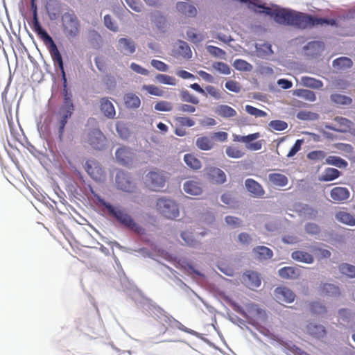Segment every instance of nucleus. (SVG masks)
Masks as SVG:
<instances>
[{
	"mask_svg": "<svg viewBox=\"0 0 355 355\" xmlns=\"http://www.w3.org/2000/svg\"><path fill=\"white\" fill-rule=\"evenodd\" d=\"M334 121L341 126L339 129L345 130V133L347 132L353 125L352 121L343 116H336Z\"/></svg>",
	"mask_w": 355,
	"mask_h": 355,
	"instance_id": "nucleus-56",
	"label": "nucleus"
},
{
	"mask_svg": "<svg viewBox=\"0 0 355 355\" xmlns=\"http://www.w3.org/2000/svg\"><path fill=\"white\" fill-rule=\"evenodd\" d=\"M89 40L92 46L95 49H98L102 46V37L97 31L94 30L89 32Z\"/></svg>",
	"mask_w": 355,
	"mask_h": 355,
	"instance_id": "nucleus-47",
	"label": "nucleus"
},
{
	"mask_svg": "<svg viewBox=\"0 0 355 355\" xmlns=\"http://www.w3.org/2000/svg\"><path fill=\"white\" fill-rule=\"evenodd\" d=\"M342 173L334 168H327L320 177V180L323 182H331L338 178Z\"/></svg>",
	"mask_w": 355,
	"mask_h": 355,
	"instance_id": "nucleus-34",
	"label": "nucleus"
},
{
	"mask_svg": "<svg viewBox=\"0 0 355 355\" xmlns=\"http://www.w3.org/2000/svg\"><path fill=\"white\" fill-rule=\"evenodd\" d=\"M301 82L304 86L312 89H318L323 86V83L321 80L309 76L302 77Z\"/></svg>",
	"mask_w": 355,
	"mask_h": 355,
	"instance_id": "nucleus-42",
	"label": "nucleus"
},
{
	"mask_svg": "<svg viewBox=\"0 0 355 355\" xmlns=\"http://www.w3.org/2000/svg\"><path fill=\"white\" fill-rule=\"evenodd\" d=\"M212 67L223 74L229 75L231 73V69L229 65L223 62H216L213 63Z\"/></svg>",
	"mask_w": 355,
	"mask_h": 355,
	"instance_id": "nucleus-62",
	"label": "nucleus"
},
{
	"mask_svg": "<svg viewBox=\"0 0 355 355\" xmlns=\"http://www.w3.org/2000/svg\"><path fill=\"white\" fill-rule=\"evenodd\" d=\"M304 230L306 233L311 236L319 235L321 229L318 225L314 223H307L304 225Z\"/></svg>",
	"mask_w": 355,
	"mask_h": 355,
	"instance_id": "nucleus-59",
	"label": "nucleus"
},
{
	"mask_svg": "<svg viewBox=\"0 0 355 355\" xmlns=\"http://www.w3.org/2000/svg\"><path fill=\"white\" fill-rule=\"evenodd\" d=\"M233 67L238 71H250L253 67L252 65L243 59H236L234 61Z\"/></svg>",
	"mask_w": 355,
	"mask_h": 355,
	"instance_id": "nucleus-50",
	"label": "nucleus"
},
{
	"mask_svg": "<svg viewBox=\"0 0 355 355\" xmlns=\"http://www.w3.org/2000/svg\"><path fill=\"white\" fill-rule=\"evenodd\" d=\"M291 257L296 261L306 264H311L314 262V257L311 254L303 250L293 251Z\"/></svg>",
	"mask_w": 355,
	"mask_h": 355,
	"instance_id": "nucleus-25",
	"label": "nucleus"
},
{
	"mask_svg": "<svg viewBox=\"0 0 355 355\" xmlns=\"http://www.w3.org/2000/svg\"><path fill=\"white\" fill-rule=\"evenodd\" d=\"M155 80L159 83L168 85H176L175 78L166 74L159 73L155 76Z\"/></svg>",
	"mask_w": 355,
	"mask_h": 355,
	"instance_id": "nucleus-55",
	"label": "nucleus"
},
{
	"mask_svg": "<svg viewBox=\"0 0 355 355\" xmlns=\"http://www.w3.org/2000/svg\"><path fill=\"white\" fill-rule=\"evenodd\" d=\"M254 47L257 55L260 58H265L274 53L272 49V45L268 42H264L263 44L256 43Z\"/></svg>",
	"mask_w": 355,
	"mask_h": 355,
	"instance_id": "nucleus-31",
	"label": "nucleus"
},
{
	"mask_svg": "<svg viewBox=\"0 0 355 355\" xmlns=\"http://www.w3.org/2000/svg\"><path fill=\"white\" fill-rule=\"evenodd\" d=\"M215 113L225 119L232 118L237 115L236 111L227 105H218L215 108Z\"/></svg>",
	"mask_w": 355,
	"mask_h": 355,
	"instance_id": "nucleus-30",
	"label": "nucleus"
},
{
	"mask_svg": "<svg viewBox=\"0 0 355 355\" xmlns=\"http://www.w3.org/2000/svg\"><path fill=\"white\" fill-rule=\"evenodd\" d=\"M336 219L344 224H347L350 226L355 225V218L349 213L345 211H339L336 215Z\"/></svg>",
	"mask_w": 355,
	"mask_h": 355,
	"instance_id": "nucleus-46",
	"label": "nucleus"
},
{
	"mask_svg": "<svg viewBox=\"0 0 355 355\" xmlns=\"http://www.w3.org/2000/svg\"><path fill=\"white\" fill-rule=\"evenodd\" d=\"M306 329L309 334L316 338H323L326 334L325 327L323 325L315 322H309L306 325Z\"/></svg>",
	"mask_w": 355,
	"mask_h": 355,
	"instance_id": "nucleus-23",
	"label": "nucleus"
},
{
	"mask_svg": "<svg viewBox=\"0 0 355 355\" xmlns=\"http://www.w3.org/2000/svg\"><path fill=\"white\" fill-rule=\"evenodd\" d=\"M125 105L130 109H137L141 105L140 98L133 93H127L124 96Z\"/></svg>",
	"mask_w": 355,
	"mask_h": 355,
	"instance_id": "nucleus-37",
	"label": "nucleus"
},
{
	"mask_svg": "<svg viewBox=\"0 0 355 355\" xmlns=\"http://www.w3.org/2000/svg\"><path fill=\"white\" fill-rule=\"evenodd\" d=\"M183 268L188 275H192L193 279H195L196 277L199 278L205 277V275L199 270L195 269L194 266L191 263H187L183 266Z\"/></svg>",
	"mask_w": 355,
	"mask_h": 355,
	"instance_id": "nucleus-60",
	"label": "nucleus"
},
{
	"mask_svg": "<svg viewBox=\"0 0 355 355\" xmlns=\"http://www.w3.org/2000/svg\"><path fill=\"white\" fill-rule=\"evenodd\" d=\"M151 21L156 28L161 33H165L168 28L166 17L160 11L156 10L151 14Z\"/></svg>",
	"mask_w": 355,
	"mask_h": 355,
	"instance_id": "nucleus-16",
	"label": "nucleus"
},
{
	"mask_svg": "<svg viewBox=\"0 0 355 355\" xmlns=\"http://www.w3.org/2000/svg\"><path fill=\"white\" fill-rule=\"evenodd\" d=\"M176 9L179 12L189 17H193L197 14L196 7L188 2L178 1L176 3Z\"/></svg>",
	"mask_w": 355,
	"mask_h": 355,
	"instance_id": "nucleus-24",
	"label": "nucleus"
},
{
	"mask_svg": "<svg viewBox=\"0 0 355 355\" xmlns=\"http://www.w3.org/2000/svg\"><path fill=\"white\" fill-rule=\"evenodd\" d=\"M74 110L75 105L73 103H62L56 114L70 119L72 116Z\"/></svg>",
	"mask_w": 355,
	"mask_h": 355,
	"instance_id": "nucleus-49",
	"label": "nucleus"
},
{
	"mask_svg": "<svg viewBox=\"0 0 355 355\" xmlns=\"http://www.w3.org/2000/svg\"><path fill=\"white\" fill-rule=\"evenodd\" d=\"M241 282L248 288L254 289L261 285V278L259 274L253 270H247L241 276Z\"/></svg>",
	"mask_w": 355,
	"mask_h": 355,
	"instance_id": "nucleus-15",
	"label": "nucleus"
},
{
	"mask_svg": "<svg viewBox=\"0 0 355 355\" xmlns=\"http://www.w3.org/2000/svg\"><path fill=\"white\" fill-rule=\"evenodd\" d=\"M309 311L313 315L325 318L327 314L326 305L320 301H313L309 303Z\"/></svg>",
	"mask_w": 355,
	"mask_h": 355,
	"instance_id": "nucleus-21",
	"label": "nucleus"
},
{
	"mask_svg": "<svg viewBox=\"0 0 355 355\" xmlns=\"http://www.w3.org/2000/svg\"><path fill=\"white\" fill-rule=\"evenodd\" d=\"M51 59L53 62V65L56 69H59L62 80V103H73L72 97L73 94L69 88L67 86V79L66 72L64 70V64L62 58V55L59 49L49 51Z\"/></svg>",
	"mask_w": 355,
	"mask_h": 355,
	"instance_id": "nucleus-6",
	"label": "nucleus"
},
{
	"mask_svg": "<svg viewBox=\"0 0 355 355\" xmlns=\"http://www.w3.org/2000/svg\"><path fill=\"white\" fill-rule=\"evenodd\" d=\"M134 153L132 150L128 146H121L115 152V158L116 162L123 166H128L132 163Z\"/></svg>",
	"mask_w": 355,
	"mask_h": 355,
	"instance_id": "nucleus-14",
	"label": "nucleus"
},
{
	"mask_svg": "<svg viewBox=\"0 0 355 355\" xmlns=\"http://www.w3.org/2000/svg\"><path fill=\"white\" fill-rule=\"evenodd\" d=\"M45 8L50 20L55 21L58 19L60 12V3L58 0H49Z\"/></svg>",
	"mask_w": 355,
	"mask_h": 355,
	"instance_id": "nucleus-28",
	"label": "nucleus"
},
{
	"mask_svg": "<svg viewBox=\"0 0 355 355\" xmlns=\"http://www.w3.org/2000/svg\"><path fill=\"white\" fill-rule=\"evenodd\" d=\"M268 180L274 186L276 187H285L288 184V178L281 173H270L268 175Z\"/></svg>",
	"mask_w": 355,
	"mask_h": 355,
	"instance_id": "nucleus-36",
	"label": "nucleus"
},
{
	"mask_svg": "<svg viewBox=\"0 0 355 355\" xmlns=\"http://www.w3.org/2000/svg\"><path fill=\"white\" fill-rule=\"evenodd\" d=\"M183 189L186 193L192 196L200 195L202 191L200 184L193 180L185 182L183 184Z\"/></svg>",
	"mask_w": 355,
	"mask_h": 355,
	"instance_id": "nucleus-29",
	"label": "nucleus"
},
{
	"mask_svg": "<svg viewBox=\"0 0 355 355\" xmlns=\"http://www.w3.org/2000/svg\"><path fill=\"white\" fill-rule=\"evenodd\" d=\"M325 164L334 166L339 168H345L348 166V162L340 157L330 155L325 159Z\"/></svg>",
	"mask_w": 355,
	"mask_h": 355,
	"instance_id": "nucleus-40",
	"label": "nucleus"
},
{
	"mask_svg": "<svg viewBox=\"0 0 355 355\" xmlns=\"http://www.w3.org/2000/svg\"><path fill=\"white\" fill-rule=\"evenodd\" d=\"M69 118L59 115L56 114V120H57V127H58V139L60 141H62L65 127L68 123V120Z\"/></svg>",
	"mask_w": 355,
	"mask_h": 355,
	"instance_id": "nucleus-43",
	"label": "nucleus"
},
{
	"mask_svg": "<svg viewBox=\"0 0 355 355\" xmlns=\"http://www.w3.org/2000/svg\"><path fill=\"white\" fill-rule=\"evenodd\" d=\"M62 26L63 33L69 39H74L79 35L80 24L73 12H67L62 15Z\"/></svg>",
	"mask_w": 355,
	"mask_h": 355,
	"instance_id": "nucleus-7",
	"label": "nucleus"
},
{
	"mask_svg": "<svg viewBox=\"0 0 355 355\" xmlns=\"http://www.w3.org/2000/svg\"><path fill=\"white\" fill-rule=\"evenodd\" d=\"M180 98L182 101L190 103L193 105H198L199 103V99L190 94V92L187 89H182L180 94Z\"/></svg>",
	"mask_w": 355,
	"mask_h": 355,
	"instance_id": "nucleus-51",
	"label": "nucleus"
},
{
	"mask_svg": "<svg viewBox=\"0 0 355 355\" xmlns=\"http://www.w3.org/2000/svg\"><path fill=\"white\" fill-rule=\"evenodd\" d=\"M103 22L105 26L113 31L117 32L119 31V26L116 22L113 19V18L110 15H106L104 16Z\"/></svg>",
	"mask_w": 355,
	"mask_h": 355,
	"instance_id": "nucleus-61",
	"label": "nucleus"
},
{
	"mask_svg": "<svg viewBox=\"0 0 355 355\" xmlns=\"http://www.w3.org/2000/svg\"><path fill=\"white\" fill-rule=\"evenodd\" d=\"M311 250L315 255L318 256L320 259H328L331 257V253L327 249H323L318 245H312Z\"/></svg>",
	"mask_w": 355,
	"mask_h": 355,
	"instance_id": "nucleus-58",
	"label": "nucleus"
},
{
	"mask_svg": "<svg viewBox=\"0 0 355 355\" xmlns=\"http://www.w3.org/2000/svg\"><path fill=\"white\" fill-rule=\"evenodd\" d=\"M143 308L149 312H152L157 317L164 316V322L168 323L169 325L172 327H175L184 332L189 334L191 335L195 336L198 338L200 337V334L191 329H189L184 326L180 322L175 320L171 316H168L166 314V312L162 309L161 307L157 306L154 302L149 299H144L143 302Z\"/></svg>",
	"mask_w": 355,
	"mask_h": 355,
	"instance_id": "nucleus-4",
	"label": "nucleus"
},
{
	"mask_svg": "<svg viewBox=\"0 0 355 355\" xmlns=\"http://www.w3.org/2000/svg\"><path fill=\"white\" fill-rule=\"evenodd\" d=\"M184 161L189 168L193 170H198L202 166L201 162L191 154L184 155Z\"/></svg>",
	"mask_w": 355,
	"mask_h": 355,
	"instance_id": "nucleus-45",
	"label": "nucleus"
},
{
	"mask_svg": "<svg viewBox=\"0 0 355 355\" xmlns=\"http://www.w3.org/2000/svg\"><path fill=\"white\" fill-rule=\"evenodd\" d=\"M330 100L332 103L339 106H349L353 101L351 97L340 94H331Z\"/></svg>",
	"mask_w": 355,
	"mask_h": 355,
	"instance_id": "nucleus-35",
	"label": "nucleus"
},
{
	"mask_svg": "<svg viewBox=\"0 0 355 355\" xmlns=\"http://www.w3.org/2000/svg\"><path fill=\"white\" fill-rule=\"evenodd\" d=\"M116 49L125 56H130L136 51L137 44L130 37H121L117 40Z\"/></svg>",
	"mask_w": 355,
	"mask_h": 355,
	"instance_id": "nucleus-13",
	"label": "nucleus"
},
{
	"mask_svg": "<svg viewBox=\"0 0 355 355\" xmlns=\"http://www.w3.org/2000/svg\"><path fill=\"white\" fill-rule=\"evenodd\" d=\"M85 141L97 150H103L107 144L106 137L98 128L89 129L86 134Z\"/></svg>",
	"mask_w": 355,
	"mask_h": 355,
	"instance_id": "nucleus-9",
	"label": "nucleus"
},
{
	"mask_svg": "<svg viewBox=\"0 0 355 355\" xmlns=\"http://www.w3.org/2000/svg\"><path fill=\"white\" fill-rule=\"evenodd\" d=\"M353 65L352 60L347 57H339L332 62V66L334 68L338 70H346L351 68Z\"/></svg>",
	"mask_w": 355,
	"mask_h": 355,
	"instance_id": "nucleus-33",
	"label": "nucleus"
},
{
	"mask_svg": "<svg viewBox=\"0 0 355 355\" xmlns=\"http://www.w3.org/2000/svg\"><path fill=\"white\" fill-rule=\"evenodd\" d=\"M145 183L149 189L159 191L165 186L166 178L162 173L150 171L146 175Z\"/></svg>",
	"mask_w": 355,
	"mask_h": 355,
	"instance_id": "nucleus-12",
	"label": "nucleus"
},
{
	"mask_svg": "<svg viewBox=\"0 0 355 355\" xmlns=\"http://www.w3.org/2000/svg\"><path fill=\"white\" fill-rule=\"evenodd\" d=\"M321 295L331 297H337L340 295V288L338 285L331 283H323L319 288Z\"/></svg>",
	"mask_w": 355,
	"mask_h": 355,
	"instance_id": "nucleus-20",
	"label": "nucleus"
},
{
	"mask_svg": "<svg viewBox=\"0 0 355 355\" xmlns=\"http://www.w3.org/2000/svg\"><path fill=\"white\" fill-rule=\"evenodd\" d=\"M300 274V270L292 266H285L278 270V275L280 277L286 279H295Z\"/></svg>",
	"mask_w": 355,
	"mask_h": 355,
	"instance_id": "nucleus-27",
	"label": "nucleus"
},
{
	"mask_svg": "<svg viewBox=\"0 0 355 355\" xmlns=\"http://www.w3.org/2000/svg\"><path fill=\"white\" fill-rule=\"evenodd\" d=\"M350 196V192L346 187H336L330 191V197L334 202H343Z\"/></svg>",
	"mask_w": 355,
	"mask_h": 355,
	"instance_id": "nucleus-19",
	"label": "nucleus"
},
{
	"mask_svg": "<svg viewBox=\"0 0 355 355\" xmlns=\"http://www.w3.org/2000/svg\"><path fill=\"white\" fill-rule=\"evenodd\" d=\"M245 110L249 114L254 116L255 117H265L268 115V114L265 111L259 110L250 105H245Z\"/></svg>",
	"mask_w": 355,
	"mask_h": 355,
	"instance_id": "nucleus-63",
	"label": "nucleus"
},
{
	"mask_svg": "<svg viewBox=\"0 0 355 355\" xmlns=\"http://www.w3.org/2000/svg\"><path fill=\"white\" fill-rule=\"evenodd\" d=\"M226 155L231 158L239 159L244 156L245 153L236 147L228 146L225 149Z\"/></svg>",
	"mask_w": 355,
	"mask_h": 355,
	"instance_id": "nucleus-57",
	"label": "nucleus"
},
{
	"mask_svg": "<svg viewBox=\"0 0 355 355\" xmlns=\"http://www.w3.org/2000/svg\"><path fill=\"white\" fill-rule=\"evenodd\" d=\"M293 95L302 98L310 102L316 101V95L314 92L305 89H297L293 91Z\"/></svg>",
	"mask_w": 355,
	"mask_h": 355,
	"instance_id": "nucleus-38",
	"label": "nucleus"
},
{
	"mask_svg": "<svg viewBox=\"0 0 355 355\" xmlns=\"http://www.w3.org/2000/svg\"><path fill=\"white\" fill-rule=\"evenodd\" d=\"M252 252L260 260L270 259L273 256L272 250L269 248L263 245H259L254 248Z\"/></svg>",
	"mask_w": 355,
	"mask_h": 355,
	"instance_id": "nucleus-32",
	"label": "nucleus"
},
{
	"mask_svg": "<svg viewBox=\"0 0 355 355\" xmlns=\"http://www.w3.org/2000/svg\"><path fill=\"white\" fill-rule=\"evenodd\" d=\"M275 295L277 300L285 303L293 302L295 297V293L290 288L285 286L276 288Z\"/></svg>",
	"mask_w": 355,
	"mask_h": 355,
	"instance_id": "nucleus-17",
	"label": "nucleus"
},
{
	"mask_svg": "<svg viewBox=\"0 0 355 355\" xmlns=\"http://www.w3.org/2000/svg\"><path fill=\"white\" fill-rule=\"evenodd\" d=\"M115 184L119 190L127 193H132L136 188L131 175L124 170H118L115 176Z\"/></svg>",
	"mask_w": 355,
	"mask_h": 355,
	"instance_id": "nucleus-10",
	"label": "nucleus"
},
{
	"mask_svg": "<svg viewBox=\"0 0 355 355\" xmlns=\"http://www.w3.org/2000/svg\"><path fill=\"white\" fill-rule=\"evenodd\" d=\"M245 187L248 192L254 198H261L264 193L265 191L262 186L256 180L252 178H248L245 181Z\"/></svg>",
	"mask_w": 355,
	"mask_h": 355,
	"instance_id": "nucleus-18",
	"label": "nucleus"
},
{
	"mask_svg": "<svg viewBox=\"0 0 355 355\" xmlns=\"http://www.w3.org/2000/svg\"><path fill=\"white\" fill-rule=\"evenodd\" d=\"M116 130L118 135L122 139H128L130 136V131L128 128L122 122H117L116 124Z\"/></svg>",
	"mask_w": 355,
	"mask_h": 355,
	"instance_id": "nucleus-52",
	"label": "nucleus"
},
{
	"mask_svg": "<svg viewBox=\"0 0 355 355\" xmlns=\"http://www.w3.org/2000/svg\"><path fill=\"white\" fill-rule=\"evenodd\" d=\"M196 145L202 150H209L214 146L211 139L206 136L197 138Z\"/></svg>",
	"mask_w": 355,
	"mask_h": 355,
	"instance_id": "nucleus-44",
	"label": "nucleus"
},
{
	"mask_svg": "<svg viewBox=\"0 0 355 355\" xmlns=\"http://www.w3.org/2000/svg\"><path fill=\"white\" fill-rule=\"evenodd\" d=\"M338 317L343 322L349 323L353 318V313L348 309H340L338 311Z\"/></svg>",
	"mask_w": 355,
	"mask_h": 355,
	"instance_id": "nucleus-54",
	"label": "nucleus"
},
{
	"mask_svg": "<svg viewBox=\"0 0 355 355\" xmlns=\"http://www.w3.org/2000/svg\"><path fill=\"white\" fill-rule=\"evenodd\" d=\"M89 190L99 205L119 224L140 237L146 234L145 228L137 223L129 214L122 210L120 207L114 206L106 201L99 194L96 193L92 187H89Z\"/></svg>",
	"mask_w": 355,
	"mask_h": 355,
	"instance_id": "nucleus-2",
	"label": "nucleus"
},
{
	"mask_svg": "<svg viewBox=\"0 0 355 355\" xmlns=\"http://www.w3.org/2000/svg\"><path fill=\"white\" fill-rule=\"evenodd\" d=\"M36 0H31V9L33 17L29 24L33 31L43 41L49 51L58 49V46L53 40V37L48 33L46 30L42 26L37 12V6Z\"/></svg>",
	"mask_w": 355,
	"mask_h": 355,
	"instance_id": "nucleus-5",
	"label": "nucleus"
},
{
	"mask_svg": "<svg viewBox=\"0 0 355 355\" xmlns=\"http://www.w3.org/2000/svg\"><path fill=\"white\" fill-rule=\"evenodd\" d=\"M187 40L193 44H198L203 41L204 36L202 34L197 33L193 28H189L186 32Z\"/></svg>",
	"mask_w": 355,
	"mask_h": 355,
	"instance_id": "nucleus-53",
	"label": "nucleus"
},
{
	"mask_svg": "<svg viewBox=\"0 0 355 355\" xmlns=\"http://www.w3.org/2000/svg\"><path fill=\"white\" fill-rule=\"evenodd\" d=\"M268 125L270 128L277 131H283L288 127V124L286 121L277 119L271 121L268 123Z\"/></svg>",
	"mask_w": 355,
	"mask_h": 355,
	"instance_id": "nucleus-64",
	"label": "nucleus"
},
{
	"mask_svg": "<svg viewBox=\"0 0 355 355\" xmlns=\"http://www.w3.org/2000/svg\"><path fill=\"white\" fill-rule=\"evenodd\" d=\"M101 111L103 113L105 116L108 119H113L115 116V108L112 103L107 98H102L100 101Z\"/></svg>",
	"mask_w": 355,
	"mask_h": 355,
	"instance_id": "nucleus-26",
	"label": "nucleus"
},
{
	"mask_svg": "<svg viewBox=\"0 0 355 355\" xmlns=\"http://www.w3.org/2000/svg\"><path fill=\"white\" fill-rule=\"evenodd\" d=\"M260 133L259 132H255L249 134L248 135L245 136V146L248 149L250 150H259L262 147V142L261 141H257L255 142H252L253 141H255L258 138L260 137Z\"/></svg>",
	"mask_w": 355,
	"mask_h": 355,
	"instance_id": "nucleus-22",
	"label": "nucleus"
},
{
	"mask_svg": "<svg viewBox=\"0 0 355 355\" xmlns=\"http://www.w3.org/2000/svg\"><path fill=\"white\" fill-rule=\"evenodd\" d=\"M210 178L217 184H221L226 182V175L218 168H211L209 172Z\"/></svg>",
	"mask_w": 355,
	"mask_h": 355,
	"instance_id": "nucleus-39",
	"label": "nucleus"
},
{
	"mask_svg": "<svg viewBox=\"0 0 355 355\" xmlns=\"http://www.w3.org/2000/svg\"><path fill=\"white\" fill-rule=\"evenodd\" d=\"M248 8L255 12L272 17L274 21L279 24L291 26L302 30L315 26V15L292 9L272 10L259 0H250Z\"/></svg>",
	"mask_w": 355,
	"mask_h": 355,
	"instance_id": "nucleus-1",
	"label": "nucleus"
},
{
	"mask_svg": "<svg viewBox=\"0 0 355 355\" xmlns=\"http://www.w3.org/2000/svg\"><path fill=\"white\" fill-rule=\"evenodd\" d=\"M179 53L187 59L192 57V51L187 42L179 40L178 41Z\"/></svg>",
	"mask_w": 355,
	"mask_h": 355,
	"instance_id": "nucleus-48",
	"label": "nucleus"
},
{
	"mask_svg": "<svg viewBox=\"0 0 355 355\" xmlns=\"http://www.w3.org/2000/svg\"><path fill=\"white\" fill-rule=\"evenodd\" d=\"M85 169L94 181L97 182L103 181L104 171L98 161L94 159H87L85 164Z\"/></svg>",
	"mask_w": 355,
	"mask_h": 355,
	"instance_id": "nucleus-11",
	"label": "nucleus"
},
{
	"mask_svg": "<svg viewBox=\"0 0 355 355\" xmlns=\"http://www.w3.org/2000/svg\"><path fill=\"white\" fill-rule=\"evenodd\" d=\"M156 207L157 211L166 218L175 219L179 216L178 205L173 199L167 197L159 198Z\"/></svg>",
	"mask_w": 355,
	"mask_h": 355,
	"instance_id": "nucleus-8",
	"label": "nucleus"
},
{
	"mask_svg": "<svg viewBox=\"0 0 355 355\" xmlns=\"http://www.w3.org/2000/svg\"><path fill=\"white\" fill-rule=\"evenodd\" d=\"M227 302L230 306L233 309L234 311L241 315L244 318L247 320L248 324L256 327V328L263 334L267 336L269 331L263 327H257L256 322L248 314H254L259 320L265 322L267 320L268 316L265 310L261 309L259 306L254 302H250L245 304L247 311H245L243 306L233 300L227 299Z\"/></svg>",
	"mask_w": 355,
	"mask_h": 355,
	"instance_id": "nucleus-3",
	"label": "nucleus"
},
{
	"mask_svg": "<svg viewBox=\"0 0 355 355\" xmlns=\"http://www.w3.org/2000/svg\"><path fill=\"white\" fill-rule=\"evenodd\" d=\"M339 272L349 279L355 278V266L348 263H341L338 267Z\"/></svg>",
	"mask_w": 355,
	"mask_h": 355,
	"instance_id": "nucleus-41",
	"label": "nucleus"
}]
</instances>
